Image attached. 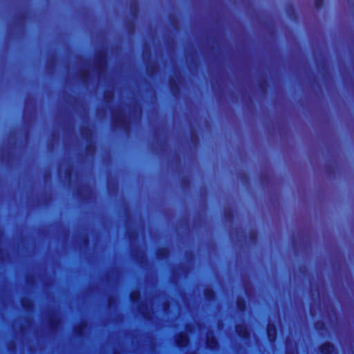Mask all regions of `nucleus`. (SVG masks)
Returning a JSON list of instances; mask_svg holds the SVG:
<instances>
[{"label":"nucleus","instance_id":"7","mask_svg":"<svg viewBox=\"0 0 354 354\" xmlns=\"http://www.w3.org/2000/svg\"><path fill=\"white\" fill-rule=\"evenodd\" d=\"M237 306L240 310L243 311L245 309V306L244 300L241 299H237Z\"/></svg>","mask_w":354,"mask_h":354},{"label":"nucleus","instance_id":"5","mask_svg":"<svg viewBox=\"0 0 354 354\" xmlns=\"http://www.w3.org/2000/svg\"><path fill=\"white\" fill-rule=\"evenodd\" d=\"M207 345L209 348L213 349L216 347L217 342L214 337H210L209 336H208L207 341Z\"/></svg>","mask_w":354,"mask_h":354},{"label":"nucleus","instance_id":"4","mask_svg":"<svg viewBox=\"0 0 354 354\" xmlns=\"http://www.w3.org/2000/svg\"><path fill=\"white\" fill-rule=\"evenodd\" d=\"M320 351L322 354H332L334 351V346L328 342L323 344L320 347Z\"/></svg>","mask_w":354,"mask_h":354},{"label":"nucleus","instance_id":"1","mask_svg":"<svg viewBox=\"0 0 354 354\" xmlns=\"http://www.w3.org/2000/svg\"><path fill=\"white\" fill-rule=\"evenodd\" d=\"M176 342L178 346H186L189 343V338L186 334L180 333L176 336Z\"/></svg>","mask_w":354,"mask_h":354},{"label":"nucleus","instance_id":"3","mask_svg":"<svg viewBox=\"0 0 354 354\" xmlns=\"http://www.w3.org/2000/svg\"><path fill=\"white\" fill-rule=\"evenodd\" d=\"M236 331L243 338H248L250 335L247 327L244 324H239L236 326Z\"/></svg>","mask_w":354,"mask_h":354},{"label":"nucleus","instance_id":"2","mask_svg":"<svg viewBox=\"0 0 354 354\" xmlns=\"http://www.w3.org/2000/svg\"><path fill=\"white\" fill-rule=\"evenodd\" d=\"M267 333L270 342H274L277 337V328L272 324H269L267 328Z\"/></svg>","mask_w":354,"mask_h":354},{"label":"nucleus","instance_id":"6","mask_svg":"<svg viewBox=\"0 0 354 354\" xmlns=\"http://www.w3.org/2000/svg\"><path fill=\"white\" fill-rule=\"evenodd\" d=\"M140 298V292L138 290H133L131 293V299L133 302L137 301Z\"/></svg>","mask_w":354,"mask_h":354}]
</instances>
